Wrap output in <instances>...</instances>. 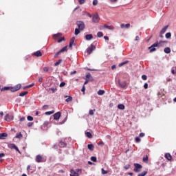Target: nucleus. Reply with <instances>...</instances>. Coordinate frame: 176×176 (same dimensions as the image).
<instances>
[{
  "label": "nucleus",
  "instance_id": "nucleus-1",
  "mask_svg": "<svg viewBox=\"0 0 176 176\" xmlns=\"http://www.w3.org/2000/svg\"><path fill=\"white\" fill-rule=\"evenodd\" d=\"M163 43H167V41H160L156 42L154 44H153L151 47H148L150 50V53H153V52H156L155 47H160V46H163Z\"/></svg>",
  "mask_w": 176,
  "mask_h": 176
},
{
  "label": "nucleus",
  "instance_id": "nucleus-2",
  "mask_svg": "<svg viewBox=\"0 0 176 176\" xmlns=\"http://www.w3.org/2000/svg\"><path fill=\"white\" fill-rule=\"evenodd\" d=\"M134 167L133 171H135V173H140L141 172V168H142V165L135 163L134 164Z\"/></svg>",
  "mask_w": 176,
  "mask_h": 176
},
{
  "label": "nucleus",
  "instance_id": "nucleus-3",
  "mask_svg": "<svg viewBox=\"0 0 176 176\" xmlns=\"http://www.w3.org/2000/svg\"><path fill=\"white\" fill-rule=\"evenodd\" d=\"M76 24L78 25V30H80V31H83V30H85V23L83 21H77Z\"/></svg>",
  "mask_w": 176,
  "mask_h": 176
},
{
  "label": "nucleus",
  "instance_id": "nucleus-4",
  "mask_svg": "<svg viewBox=\"0 0 176 176\" xmlns=\"http://www.w3.org/2000/svg\"><path fill=\"white\" fill-rule=\"evenodd\" d=\"M8 148H10V149H15L16 152H19V153H21V152H20V150H19V148L17 147V146H16V144H8Z\"/></svg>",
  "mask_w": 176,
  "mask_h": 176
},
{
  "label": "nucleus",
  "instance_id": "nucleus-5",
  "mask_svg": "<svg viewBox=\"0 0 176 176\" xmlns=\"http://www.w3.org/2000/svg\"><path fill=\"white\" fill-rule=\"evenodd\" d=\"M96 49V45H91L87 49V54H91L93 50Z\"/></svg>",
  "mask_w": 176,
  "mask_h": 176
},
{
  "label": "nucleus",
  "instance_id": "nucleus-6",
  "mask_svg": "<svg viewBox=\"0 0 176 176\" xmlns=\"http://www.w3.org/2000/svg\"><path fill=\"white\" fill-rule=\"evenodd\" d=\"M92 21L94 23H98L100 21V16H98V13L94 14L92 17Z\"/></svg>",
  "mask_w": 176,
  "mask_h": 176
},
{
  "label": "nucleus",
  "instance_id": "nucleus-7",
  "mask_svg": "<svg viewBox=\"0 0 176 176\" xmlns=\"http://www.w3.org/2000/svg\"><path fill=\"white\" fill-rule=\"evenodd\" d=\"M36 162H37V163H43V157H41V155H36Z\"/></svg>",
  "mask_w": 176,
  "mask_h": 176
},
{
  "label": "nucleus",
  "instance_id": "nucleus-8",
  "mask_svg": "<svg viewBox=\"0 0 176 176\" xmlns=\"http://www.w3.org/2000/svg\"><path fill=\"white\" fill-rule=\"evenodd\" d=\"M60 118H61V113L60 111H58L57 113L54 114V120H58Z\"/></svg>",
  "mask_w": 176,
  "mask_h": 176
},
{
  "label": "nucleus",
  "instance_id": "nucleus-9",
  "mask_svg": "<svg viewBox=\"0 0 176 176\" xmlns=\"http://www.w3.org/2000/svg\"><path fill=\"white\" fill-rule=\"evenodd\" d=\"M5 120H6V122H10V120H13V116H10L9 114H7L5 117H4Z\"/></svg>",
  "mask_w": 176,
  "mask_h": 176
},
{
  "label": "nucleus",
  "instance_id": "nucleus-10",
  "mask_svg": "<svg viewBox=\"0 0 176 176\" xmlns=\"http://www.w3.org/2000/svg\"><path fill=\"white\" fill-rule=\"evenodd\" d=\"M70 176H79V173H78V172L74 170V169H71Z\"/></svg>",
  "mask_w": 176,
  "mask_h": 176
},
{
  "label": "nucleus",
  "instance_id": "nucleus-11",
  "mask_svg": "<svg viewBox=\"0 0 176 176\" xmlns=\"http://www.w3.org/2000/svg\"><path fill=\"white\" fill-rule=\"evenodd\" d=\"M119 86H120V87H122V89H124V87H126V86L127 85V84L126 83V81H123V82H118Z\"/></svg>",
  "mask_w": 176,
  "mask_h": 176
},
{
  "label": "nucleus",
  "instance_id": "nucleus-12",
  "mask_svg": "<svg viewBox=\"0 0 176 176\" xmlns=\"http://www.w3.org/2000/svg\"><path fill=\"white\" fill-rule=\"evenodd\" d=\"M164 157H166L169 162L171 161V159H173V156H171V154L170 153H166Z\"/></svg>",
  "mask_w": 176,
  "mask_h": 176
},
{
  "label": "nucleus",
  "instance_id": "nucleus-13",
  "mask_svg": "<svg viewBox=\"0 0 176 176\" xmlns=\"http://www.w3.org/2000/svg\"><path fill=\"white\" fill-rule=\"evenodd\" d=\"M6 137H8V133H0V140H5Z\"/></svg>",
  "mask_w": 176,
  "mask_h": 176
},
{
  "label": "nucleus",
  "instance_id": "nucleus-14",
  "mask_svg": "<svg viewBox=\"0 0 176 176\" xmlns=\"http://www.w3.org/2000/svg\"><path fill=\"white\" fill-rule=\"evenodd\" d=\"M164 52L166 54H169V53H171V49L168 47H166L164 48Z\"/></svg>",
  "mask_w": 176,
  "mask_h": 176
},
{
  "label": "nucleus",
  "instance_id": "nucleus-15",
  "mask_svg": "<svg viewBox=\"0 0 176 176\" xmlns=\"http://www.w3.org/2000/svg\"><path fill=\"white\" fill-rule=\"evenodd\" d=\"M85 39H87V41H91V39H93V34L85 35Z\"/></svg>",
  "mask_w": 176,
  "mask_h": 176
},
{
  "label": "nucleus",
  "instance_id": "nucleus-16",
  "mask_svg": "<svg viewBox=\"0 0 176 176\" xmlns=\"http://www.w3.org/2000/svg\"><path fill=\"white\" fill-rule=\"evenodd\" d=\"M121 28H130V23H126V24H121L120 25Z\"/></svg>",
  "mask_w": 176,
  "mask_h": 176
},
{
  "label": "nucleus",
  "instance_id": "nucleus-17",
  "mask_svg": "<svg viewBox=\"0 0 176 176\" xmlns=\"http://www.w3.org/2000/svg\"><path fill=\"white\" fill-rule=\"evenodd\" d=\"M34 54L36 56V57H41L42 52H41V51H37L34 52Z\"/></svg>",
  "mask_w": 176,
  "mask_h": 176
},
{
  "label": "nucleus",
  "instance_id": "nucleus-18",
  "mask_svg": "<svg viewBox=\"0 0 176 176\" xmlns=\"http://www.w3.org/2000/svg\"><path fill=\"white\" fill-rule=\"evenodd\" d=\"M63 34L58 33V34H54L53 38L54 39H57L58 38H60V36H61Z\"/></svg>",
  "mask_w": 176,
  "mask_h": 176
},
{
  "label": "nucleus",
  "instance_id": "nucleus-19",
  "mask_svg": "<svg viewBox=\"0 0 176 176\" xmlns=\"http://www.w3.org/2000/svg\"><path fill=\"white\" fill-rule=\"evenodd\" d=\"M87 148L89 151H94V145L93 144H88Z\"/></svg>",
  "mask_w": 176,
  "mask_h": 176
},
{
  "label": "nucleus",
  "instance_id": "nucleus-20",
  "mask_svg": "<svg viewBox=\"0 0 176 176\" xmlns=\"http://www.w3.org/2000/svg\"><path fill=\"white\" fill-rule=\"evenodd\" d=\"M66 146H67V144H65V142H60L59 143L60 148H65Z\"/></svg>",
  "mask_w": 176,
  "mask_h": 176
},
{
  "label": "nucleus",
  "instance_id": "nucleus-21",
  "mask_svg": "<svg viewBox=\"0 0 176 176\" xmlns=\"http://www.w3.org/2000/svg\"><path fill=\"white\" fill-rule=\"evenodd\" d=\"M68 47V45H66L63 47L60 51L59 53H63L64 52H67V48Z\"/></svg>",
  "mask_w": 176,
  "mask_h": 176
},
{
  "label": "nucleus",
  "instance_id": "nucleus-22",
  "mask_svg": "<svg viewBox=\"0 0 176 176\" xmlns=\"http://www.w3.org/2000/svg\"><path fill=\"white\" fill-rule=\"evenodd\" d=\"M126 64H129V60H126L122 62L118 65V67H123V65H126Z\"/></svg>",
  "mask_w": 176,
  "mask_h": 176
},
{
  "label": "nucleus",
  "instance_id": "nucleus-23",
  "mask_svg": "<svg viewBox=\"0 0 176 176\" xmlns=\"http://www.w3.org/2000/svg\"><path fill=\"white\" fill-rule=\"evenodd\" d=\"M118 109L123 110V109H124L125 107H124V104H120L118 105Z\"/></svg>",
  "mask_w": 176,
  "mask_h": 176
},
{
  "label": "nucleus",
  "instance_id": "nucleus-24",
  "mask_svg": "<svg viewBox=\"0 0 176 176\" xmlns=\"http://www.w3.org/2000/svg\"><path fill=\"white\" fill-rule=\"evenodd\" d=\"M167 28H168V25L165 26L160 32L161 34H164L166 31H167Z\"/></svg>",
  "mask_w": 176,
  "mask_h": 176
},
{
  "label": "nucleus",
  "instance_id": "nucleus-25",
  "mask_svg": "<svg viewBox=\"0 0 176 176\" xmlns=\"http://www.w3.org/2000/svg\"><path fill=\"white\" fill-rule=\"evenodd\" d=\"M98 96H102V95L105 94V91H104V90H99L98 91Z\"/></svg>",
  "mask_w": 176,
  "mask_h": 176
},
{
  "label": "nucleus",
  "instance_id": "nucleus-26",
  "mask_svg": "<svg viewBox=\"0 0 176 176\" xmlns=\"http://www.w3.org/2000/svg\"><path fill=\"white\" fill-rule=\"evenodd\" d=\"M14 87H15L16 91H19V90H20L21 89V85L20 84H18Z\"/></svg>",
  "mask_w": 176,
  "mask_h": 176
},
{
  "label": "nucleus",
  "instance_id": "nucleus-27",
  "mask_svg": "<svg viewBox=\"0 0 176 176\" xmlns=\"http://www.w3.org/2000/svg\"><path fill=\"white\" fill-rule=\"evenodd\" d=\"M16 138H23V134L21 133H17L16 134Z\"/></svg>",
  "mask_w": 176,
  "mask_h": 176
},
{
  "label": "nucleus",
  "instance_id": "nucleus-28",
  "mask_svg": "<svg viewBox=\"0 0 176 176\" xmlns=\"http://www.w3.org/2000/svg\"><path fill=\"white\" fill-rule=\"evenodd\" d=\"M74 34H75V35H79V34H80V29L79 28H76Z\"/></svg>",
  "mask_w": 176,
  "mask_h": 176
},
{
  "label": "nucleus",
  "instance_id": "nucleus-29",
  "mask_svg": "<svg viewBox=\"0 0 176 176\" xmlns=\"http://www.w3.org/2000/svg\"><path fill=\"white\" fill-rule=\"evenodd\" d=\"M6 90H10V87H4L1 89V91H5Z\"/></svg>",
  "mask_w": 176,
  "mask_h": 176
},
{
  "label": "nucleus",
  "instance_id": "nucleus-30",
  "mask_svg": "<svg viewBox=\"0 0 176 176\" xmlns=\"http://www.w3.org/2000/svg\"><path fill=\"white\" fill-rule=\"evenodd\" d=\"M62 61H63V60L59 59L56 63H54V66L57 67L58 65H60V64H61Z\"/></svg>",
  "mask_w": 176,
  "mask_h": 176
},
{
  "label": "nucleus",
  "instance_id": "nucleus-31",
  "mask_svg": "<svg viewBox=\"0 0 176 176\" xmlns=\"http://www.w3.org/2000/svg\"><path fill=\"white\" fill-rule=\"evenodd\" d=\"M27 94H28V91H24V92H22L19 94V96L20 97H24V96H27Z\"/></svg>",
  "mask_w": 176,
  "mask_h": 176
},
{
  "label": "nucleus",
  "instance_id": "nucleus-32",
  "mask_svg": "<svg viewBox=\"0 0 176 176\" xmlns=\"http://www.w3.org/2000/svg\"><path fill=\"white\" fill-rule=\"evenodd\" d=\"M87 137H88V138H93V135H91V133L90 132H86L85 133Z\"/></svg>",
  "mask_w": 176,
  "mask_h": 176
},
{
  "label": "nucleus",
  "instance_id": "nucleus-33",
  "mask_svg": "<svg viewBox=\"0 0 176 176\" xmlns=\"http://www.w3.org/2000/svg\"><path fill=\"white\" fill-rule=\"evenodd\" d=\"M103 34H102V32H98V33H97V36H98V38H102V36H103Z\"/></svg>",
  "mask_w": 176,
  "mask_h": 176
},
{
  "label": "nucleus",
  "instance_id": "nucleus-34",
  "mask_svg": "<svg viewBox=\"0 0 176 176\" xmlns=\"http://www.w3.org/2000/svg\"><path fill=\"white\" fill-rule=\"evenodd\" d=\"M146 174H148V172L144 170L142 173L139 174L138 176H145L146 175Z\"/></svg>",
  "mask_w": 176,
  "mask_h": 176
},
{
  "label": "nucleus",
  "instance_id": "nucleus-35",
  "mask_svg": "<svg viewBox=\"0 0 176 176\" xmlns=\"http://www.w3.org/2000/svg\"><path fill=\"white\" fill-rule=\"evenodd\" d=\"M148 155H146L145 157H143V162L144 163H148Z\"/></svg>",
  "mask_w": 176,
  "mask_h": 176
},
{
  "label": "nucleus",
  "instance_id": "nucleus-36",
  "mask_svg": "<svg viewBox=\"0 0 176 176\" xmlns=\"http://www.w3.org/2000/svg\"><path fill=\"white\" fill-rule=\"evenodd\" d=\"M27 119L29 122H32V120H34V118L31 116H28Z\"/></svg>",
  "mask_w": 176,
  "mask_h": 176
},
{
  "label": "nucleus",
  "instance_id": "nucleus-37",
  "mask_svg": "<svg viewBox=\"0 0 176 176\" xmlns=\"http://www.w3.org/2000/svg\"><path fill=\"white\" fill-rule=\"evenodd\" d=\"M54 113V110H52L51 111H46L45 115H53Z\"/></svg>",
  "mask_w": 176,
  "mask_h": 176
},
{
  "label": "nucleus",
  "instance_id": "nucleus-38",
  "mask_svg": "<svg viewBox=\"0 0 176 176\" xmlns=\"http://www.w3.org/2000/svg\"><path fill=\"white\" fill-rule=\"evenodd\" d=\"M65 101L66 102H69L70 101H72V96H68Z\"/></svg>",
  "mask_w": 176,
  "mask_h": 176
},
{
  "label": "nucleus",
  "instance_id": "nucleus-39",
  "mask_svg": "<svg viewBox=\"0 0 176 176\" xmlns=\"http://www.w3.org/2000/svg\"><path fill=\"white\" fill-rule=\"evenodd\" d=\"M165 36H166V39H168L169 38H171V33H170V32L166 33Z\"/></svg>",
  "mask_w": 176,
  "mask_h": 176
},
{
  "label": "nucleus",
  "instance_id": "nucleus-40",
  "mask_svg": "<svg viewBox=\"0 0 176 176\" xmlns=\"http://www.w3.org/2000/svg\"><path fill=\"white\" fill-rule=\"evenodd\" d=\"M104 28H107V30H113V28L108 25H104Z\"/></svg>",
  "mask_w": 176,
  "mask_h": 176
},
{
  "label": "nucleus",
  "instance_id": "nucleus-41",
  "mask_svg": "<svg viewBox=\"0 0 176 176\" xmlns=\"http://www.w3.org/2000/svg\"><path fill=\"white\" fill-rule=\"evenodd\" d=\"M63 41H65V38L61 37L58 40V43H60V42H63Z\"/></svg>",
  "mask_w": 176,
  "mask_h": 176
},
{
  "label": "nucleus",
  "instance_id": "nucleus-42",
  "mask_svg": "<svg viewBox=\"0 0 176 176\" xmlns=\"http://www.w3.org/2000/svg\"><path fill=\"white\" fill-rule=\"evenodd\" d=\"M130 167H131V166L130 164H127L124 166V170H129V168H130Z\"/></svg>",
  "mask_w": 176,
  "mask_h": 176
},
{
  "label": "nucleus",
  "instance_id": "nucleus-43",
  "mask_svg": "<svg viewBox=\"0 0 176 176\" xmlns=\"http://www.w3.org/2000/svg\"><path fill=\"white\" fill-rule=\"evenodd\" d=\"M10 91L14 92L16 91V88L14 87H10Z\"/></svg>",
  "mask_w": 176,
  "mask_h": 176
},
{
  "label": "nucleus",
  "instance_id": "nucleus-44",
  "mask_svg": "<svg viewBox=\"0 0 176 176\" xmlns=\"http://www.w3.org/2000/svg\"><path fill=\"white\" fill-rule=\"evenodd\" d=\"M91 160L92 162H97V157L93 156V157H91Z\"/></svg>",
  "mask_w": 176,
  "mask_h": 176
},
{
  "label": "nucleus",
  "instance_id": "nucleus-45",
  "mask_svg": "<svg viewBox=\"0 0 176 176\" xmlns=\"http://www.w3.org/2000/svg\"><path fill=\"white\" fill-rule=\"evenodd\" d=\"M96 111V109L89 110V115H91V116L94 115V111Z\"/></svg>",
  "mask_w": 176,
  "mask_h": 176
},
{
  "label": "nucleus",
  "instance_id": "nucleus-46",
  "mask_svg": "<svg viewBox=\"0 0 176 176\" xmlns=\"http://www.w3.org/2000/svg\"><path fill=\"white\" fill-rule=\"evenodd\" d=\"M98 4V1L96 0H94L93 1V5L94 6H97V5Z\"/></svg>",
  "mask_w": 176,
  "mask_h": 176
},
{
  "label": "nucleus",
  "instance_id": "nucleus-47",
  "mask_svg": "<svg viewBox=\"0 0 176 176\" xmlns=\"http://www.w3.org/2000/svg\"><path fill=\"white\" fill-rule=\"evenodd\" d=\"M102 174L103 175L108 174V171L104 170V168H102Z\"/></svg>",
  "mask_w": 176,
  "mask_h": 176
},
{
  "label": "nucleus",
  "instance_id": "nucleus-48",
  "mask_svg": "<svg viewBox=\"0 0 176 176\" xmlns=\"http://www.w3.org/2000/svg\"><path fill=\"white\" fill-rule=\"evenodd\" d=\"M43 69L44 72H49V67H43Z\"/></svg>",
  "mask_w": 176,
  "mask_h": 176
},
{
  "label": "nucleus",
  "instance_id": "nucleus-49",
  "mask_svg": "<svg viewBox=\"0 0 176 176\" xmlns=\"http://www.w3.org/2000/svg\"><path fill=\"white\" fill-rule=\"evenodd\" d=\"M64 86H65V82H62L60 84V85H59L60 87H64Z\"/></svg>",
  "mask_w": 176,
  "mask_h": 176
},
{
  "label": "nucleus",
  "instance_id": "nucleus-50",
  "mask_svg": "<svg viewBox=\"0 0 176 176\" xmlns=\"http://www.w3.org/2000/svg\"><path fill=\"white\" fill-rule=\"evenodd\" d=\"M142 79L143 80H146V79H147L146 75H142Z\"/></svg>",
  "mask_w": 176,
  "mask_h": 176
},
{
  "label": "nucleus",
  "instance_id": "nucleus-51",
  "mask_svg": "<svg viewBox=\"0 0 176 176\" xmlns=\"http://www.w3.org/2000/svg\"><path fill=\"white\" fill-rule=\"evenodd\" d=\"M135 142H141V139L138 137L135 138Z\"/></svg>",
  "mask_w": 176,
  "mask_h": 176
},
{
  "label": "nucleus",
  "instance_id": "nucleus-52",
  "mask_svg": "<svg viewBox=\"0 0 176 176\" xmlns=\"http://www.w3.org/2000/svg\"><path fill=\"white\" fill-rule=\"evenodd\" d=\"M49 109V105L45 104L43 107V109Z\"/></svg>",
  "mask_w": 176,
  "mask_h": 176
},
{
  "label": "nucleus",
  "instance_id": "nucleus-53",
  "mask_svg": "<svg viewBox=\"0 0 176 176\" xmlns=\"http://www.w3.org/2000/svg\"><path fill=\"white\" fill-rule=\"evenodd\" d=\"M79 3L80 5H83V3H85V0H79Z\"/></svg>",
  "mask_w": 176,
  "mask_h": 176
},
{
  "label": "nucleus",
  "instance_id": "nucleus-54",
  "mask_svg": "<svg viewBox=\"0 0 176 176\" xmlns=\"http://www.w3.org/2000/svg\"><path fill=\"white\" fill-rule=\"evenodd\" d=\"M50 90H51L52 93H54L57 89L56 88H50Z\"/></svg>",
  "mask_w": 176,
  "mask_h": 176
},
{
  "label": "nucleus",
  "instance_id": "nucleus-55",
  "mask_svg": "<svg viewBox=\"0 0 176 176\" xmlns=\"http://www.w3.org/2000/svg\"><path fill=\"white\" fill-rule=\"evenodd\" d=\"M74 42H75V37H73V38H71L70 43H74Z\"/></svg>",
  "mask_w": 176,
  "mask_h": 176
},
{
  "label": "nucleus",
  "instance_id": "nucleus-56",
  "mask_svg": "<svg viewBox=\"0 0 176 176\" xmlns=\"http://www.w3.org/2000/svg\"><path fill=\"white\" fill-rule=\"evenodd\" d=\"M85 90H86V87H85V85H83L81 89V91H82V93H85Z\"/></svg>",
  "mask_w": 176,
  "mask_h": 176
},
{
  "label": "nucleus",
  "instance_id": "nucleus-57",
  "mask_svg": "<svg viewBox=\"0 0 176 176\" xmlns=\"http://www.w3.org/2000/svg\"><path fill=\"white\" fill-rule=\"evenodd\" d=\"M139 137H140V138L145 137V133H140Z\"/></svg>",
  "mask_w": 176,
  "mask_h": 176
},
{
  "label": "nucleus",
  "instance_id": "nucleus-58",
  "mask_svg": "<svg viewBox=\"0 0 176 176\" xmlns=\"http://www.w3.org/2000/svg\"><path fill=\"white\" fill-rule=\"evenodd\" d=\"M20 122H24V120H25V117H22L20 118Z\"/></svg>",
  "mask_w": 176,
  "mask_h": 176
},
{
  "label": "nucleus",
  "instance_id": "nucleus-59",
  "mask_svg": "<svg viewBox=\"0 0 176 176\" xmlns=\"http://www.w3.org/2000/svg\"><path fill=\"white\" fill-rule=\"evenodd\" d=\"M60 53H61V52H60V51H59V52H58L55 54V58H57V57H58V55L60 54Z\"/></svg>",
  "mask_w": 176,
  "mask_h": 176
},
{
  "label": "nucleus",
  "instance_id": "nucleus-60",
  "mask_svg": "<svg viewBox=\"0 0 176 176\" xmlns=\"http://www.w3.org/2000/svg\"><path fill=\"white\" fill-rule=\"evenodd\" d=\"M90 76H91V74H90V73H88L87 75H86V78L87 79H89V78H90Z\"/></svg>",
  "mask_w": 176,
  "mask_h": 176
},
{
  "label": "nucleus",
  "instance_id": "nucleus-61",
  "mask_svg": "<svg viewBox=\"0 0 176 176\" xmlns=\"http://www.w3.org/2000/svg\"><path fill=\"white\" fill-rule=\"evenodd\" d=\"M38 82L41 83V82H43V78H38Z\"/></svg>",
  "mask_w": 176,
  "mask_h": 176
},
{
  "label": "nucleus",
  "instance_id": "nucleus-62",
  "mask_svg": "<svg viewBox=\"0 0 176 176\" xmlns=\"http://www.w3.org/2000/svg\"><path fill=\"white\" fill-rule=\"evenodd\" d=\"M74 45V43H69V47L72 48V46Z\"/></svg>",
  "mask_w": 176,
  "mask_h": 176
},
{
  "label": "nucleus",
  "instance_id": "nucleus-63",
  "mask_svg": "<svg viewBox=\"0 0 176 176\" xmlns=\"http://www.w3.org/2000/svg\"><path fill=\"white\" fill-rule=\"evenodd\" d=\"M144 89H148V83H145L144 85Z\"/></svg>",
  "mask_w": 176,
  "mask_h": 176
},
{
  "label": "nucleus",
  "instance_id": "nucleus-64",
  "mask_svg": "<svg viewBox=\"0 0 176 176\" xmlns=\"http://www.w3.org/2000/svg\"><path fill=\"white\" fill-rule=\"evenodd\" d=\"M33 123L32 122H28V127H31L32 126Z\"/></svg>",
  "mask_w": 176,
  "mask_h": 176
}]
</instances>
